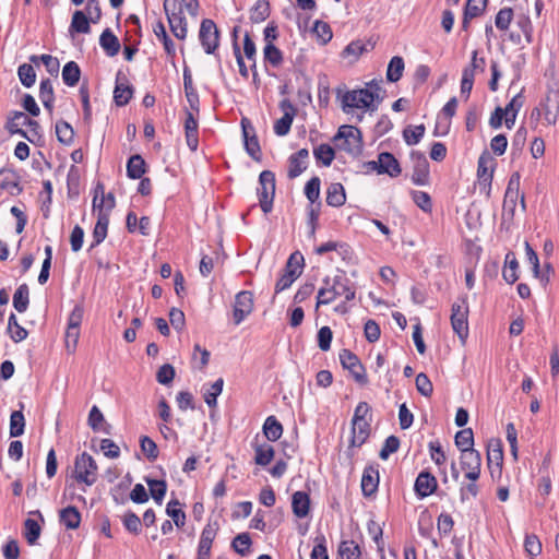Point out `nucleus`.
<instances>
[{"mask_svg": "<svg viewBox=\"0 0 559 559\" xmlns=\"http://www.w3.org/2000/svg\"><path fill=\"white\" fill-rule=\"evenodd\" d=\"M148 486L150 495L157 504H162L167 492V481L165 479H154L148 476L144 477Z\"/></svg>", "mask_w": 559, "mask_h": 559, "instance_id": "36", "label": "nucleus"}, {"mask_svg": "<svg viewBox=\"0 0 559 559\" xmlns=\"http://www.w3.org/2000/svg\"><path fill=\"white\" fill-rule=\"evenodd\" d=\"M251 545L252 540L247 532L238 534L231 542L233 550L240 556H247L250 552Z\"/></svg>", "mask_w": 559, "mask_h": 559, "instance_id": "56", "label": "nucleus"}, {"mask_svg": "<svg viewBox=\"0 0 559 559\" xmlns=\"http://www.w3.org/2000/svg\"><path fill=\"white\" fill-rule=\"evenodd\" d=\"M123 527L132 535H139L142 532V521L132 510L124 512L122 516Z\"/></svg>", "mask_w": 559, "mask_h": 559, "instance_id": "55", "label": "nucleus"}, {"mask_svg": "<svg viewBox=\"0 0 559 559\" xmlns=\"http://www.w3.org/2000/svg\"><path fill=\"white\" fill-rule=\"evenodd\" d=\"M310 496L306 491H296L292 496V509L295 516L299 519L306 518L310 512Z\"/></svg>", "mask_w": 559, "mask_h": 559, "instance_id": "26", "label": "nucleus"}, {"mask_svg": "<svg viewBox=\"0 0 559 559\" xmlns=\"http://www.w3.org/2000/svg\"><path fill=\"white\" fill-rule=\"evenodd\" d=\"M489 164H495V159L488 151H484L478 158L477 177L480 193H484L487 199L491 197V185L493 178V166H489Z\"/></svg>", "mask_w": 559, "mask_h": 559, "instance_id": "8", "label": "nucleus"}, {"mask_svg": "<svg viewBox=\"0 0 559 559\" xmlns=\"http://www.w3.org/2000/svg\"><path fill=\"white\" fill-rule=\"evenodd\" d=\"M166 514L171 518L174 524L181 528L186 523V513L181 509V503L177 499L170 500L166 506Z\"/></svg>", "mask_w": 559, "mask_h": 559, "instance_id": "49", "label": "nucleus"}, {"mask_svg": "<svg viewBox=\"0 0 559 559\" xmlns=\"http://www.w3.org/2000/svg\"><path fill=\"white\" fill-rule=\"evenodd\" d=\"M487 466L493 481H500L503 466V445L500 439H491L487 445Z\"/></svg>", "mask_w": 559, "mask_h": 559, "instance_id": "9", "label": "nucleus"}, {"mask_svg": "<svg viewBox=\"0 0 559 559\" xmlns=\"http://www.w3.org/2000/svg\"><path fill=\"white\" fill-rule=\"evenodd\" d=\"M309 151L300 148L288 157L287 177L295 179L300 176L308 167Z\"/></svg>", "mask_w": 559, "mask_h": 559, "instance_id": "19", "label": "nucleus"}, {"mask_svg": "<svg viewBox=\"0 0 559 559\" xmlns=\"http://www.w3.org/2000/svg\"><path fill=\"white\" fill-rule=\"evenodd\" d=\"M438 489V481L435 475L428 469L421 471L415 479L414 491L418 499H424Z\"/></svg>", "mask_w": 559, "mask_h": 559, "instance_id": "17", "label": "nucleus"}, {"mask_svg": "<svg viewBox=\"0 0 559 559\" xmlns=\"http://www.w3.org/2000/svg\"><path fill=\"white\" fill-rule=\"evenodd\" d=\"M183 127L187 145L192 152H195L199 146V122L194 117V111L186 109V119Z\"/></svg>", "mask_w": 559, "mask_h": 559, "instance_id": "20", "label": "nucleus"}, {"mask_svg": "<svg viewBox=\"0 0 559 559\" xmlns=\"http://www.w3.org/2000/svg\"><path fill=\"white\" fill-rule=\"evenodd\" d=\"M40 534L41 527L36 520L28 518L24 521L23 536L28 545H36Z\"/></svg>", "mask_w": 559, "mask_h": 559, "instance_id": "46", "label": "nucleus"}, {"mask_svg": "<svg viewBox=\"0 0 559 559\" xmlns=\"http://www.w3.org/2000/svg\"><path fill=\"white\" fill-rule=\"evenodd\" d=\"M310 559H329L324 534L320 533L314 537V546L311 550Z\"/></svg>", "mask_w": 559, "mask_h": 559, "instance_id": "63", "label": "nucleus"}, {"mask_svg": "<svg viewBox=\"0 0 559 559\" xmlns=\"http://www.w3.org/2000/svg\"><path fill=\"white\" fill-rule=\"evenodd\" d=\"M324 286L321 287L317 296V307L321 305H329L337 298L336 287L333 285V281L326 276L323 280Z\"/></svg>", "mask_w": 559, "mask_h": 559, "instance_id": "38", "label": "nucleus"}, {"mask_svg": "<svg viewBox=\"0 0 559 559\" xmlns=\"http://www.w3.org/2000/svg\"><path fill=\"white\" fill-rule=\"evenodd\" d=\"M333 285L336 287L337 297L344 296L345 301H352L355 299L356 292L350 286L349 280L343 274V275H335L333 277Z\"/></svg>", "mask_w": 559, "mask_h": 559, "instance_id": "40", "label": "nucleus"}, {"mask_svg": "<svg viewBox=\"0 0 559 559\" xmlns=\"http://www.w3.org/2000/svg\"><path fill=\"white\" fill-rule=\"evenodd\" d=\"M380 475L379 464L370 463L365 466L361 475V493L365 498L373 497L379 488Z\"/></svg>", "mask_w": 559, "mask_h": 559, "instance_id": "15", "label": "nucleus"}, {"mask_svg": "<svg viewBox=\"0 0 559 559\" xmlns=\"http://www.w3.org/2000/svg\"><path fill=\"white\" fill-rule=\"evenodd\" d=\"M304 266L305 258L302 253L300 251H295L289 255L282 272L290 273L294 274V276L299 277L302 274Z\"/></svg>", "mask_w": 559, "mask_h": 559, "instance_id": "41", "label": "nucleus"}, {"mask_svg": "<svg viewBox=\"0 0 559 559\" xmlns=\"http://www.w3.org/2000/svg\"><path fill=\"white\" fill-rule=\"evenodd\" d=\"M337 552L342 558L345 559H360L361 557V548L353 539L342 540L338 545Z\"/></svg>", "mask_w": 559, "mask_h": 559, "instance_id": "51", "label": "nucleus"}, {"mask_svg": "<svg viewBox=\"0 0 559 559\" xmlns=\"http://www.w3.org/2000/svg\"><path fill=\"white\" fill-rule=\"evenodd\" d=\"M270 2L267 0H257L250 9V21L252 23H261L270 16Z\"/></svg>", "mask_w": 559, "mask_h": 559, "instance_id": "47", "label": "nucleus"}, {"mask_svg": "<svg viewBox=\"0 0 559 559\" xmlns=\"http://www.w3.org/2000/svg\"><path fill=\"white\" fill-rule=\"evenodd\" d=\"M340 361L342 367L349 371L357 383L361 385L367 384L368 377L366 369L354 352H342L340 354Z\"/></svg>", "mask_w": 559, "mask_h": 559, "instance_id": "13", "label": "nucleus"}, {"mask_svg": "<svg viewBox=\"0 0 559 559\" xmlns=\"http://www.w3.org/2000/svg\"><path fill=\"white\" fill-rule=\"evenodd\" d=\"M361 94L366 98H361V103L364 106H368L369 111H376L379 105L384 100L385 90L381 87V91H371L369 88H364Z\"/></svg>", "mask_w": 559, "mask_h": 559, "instance_id": "42", "label": "nucleus"}, {"mask_svg": "<svg viewBox=\"0 0 559 559\" xmlns=\"http://www.w3.org/2000/svg\"><path fill=\"white\" fill-rule=\"evenodd\" d=\"M82 515L74 506H68L59 511V523L68 531L80 527Z\"/></svg>", "mask_w": 559, "mask_h": 559, "instance_id": "25", "label": "nucleus"}, {"mask_svg": "<svg viewBox=\"0 0 559 559\" xmlns=\"http://www.w3.org/2000/svg\"><path fill=\"white\" fill-rule=\"evenodd\" d=\"M371 420L372 418H369L358 421L355 426H352L348 449L360 448L366 443L371 432Z\"/></svg>", "mask_w": 559, "mask_h": 559, "instance_id": "21", "label": "nucleus"}, {"mask_svg": "<svg viewBox=\"0 0 559 559\" xmlns=\"http://www.w3.org/2000/svg\"><path fill=\"white\" fill-rule=\"evenodd\" d=\"M91 23L92 20L83 10L74 11L69 26L70 35L91 33Z\"/></svg>", "mask_w": 559, "mask_h": 559, "instance_id": "27", "label": "nucleus"}, {"mask_svg": "<svg viewBox=\"0 0 559 559\" xmlns=\"http://www.w3.org/2000/svg\"><path fill=\"white\" fill-rule=\"evenodd\" d=\"M426 128L424 124L408 126L403 130V139L409 146L416 145L425 135Z\"/></svg>", "mask_w": 559, "mask_h": 559, "instance_id": "57", "label": "nucleus"}, {"mask_svg": "<svg viewBox=\"0 0 559 559\" xmlns=\"http://www.w3.org/2000/svg\"><path fill=\"white\" fill-rule=\"evenodd\" d=\"M17 76L21 84L27 88L32 87L36 82V72L31 63H22L17 68Z\"/></svg>", "mask_w": 559, "mask_h": 559, "instance_id": "59", "label": "nucleus"}, {"mask_svg": "<svg viewBox=\"0 0 559 559\" xmlns=\"http://www.w3.org/2000/svg\"><path fill=\"white\" fill-rule=\"evenodd\" d=\"M104 199H100L98 202L97 197L94 195L93 212L96 213L97 222L93 229V240L90 245L88 251H92L94 248L98 247L106 239L108 234L109 214L104 210Z\"/></svg>", "mask_w": 559, "mask_h": 559, "instance_id": "6", "label": "nucleus"}, {"mask_svg": "<svg viewBox=\"0 0 559 559\" xmlns=\"http://www.w3.org/2000/svg\"><path fill=\"white\" fill-rule=\"evenodd\" d=\"M99 45L108 57H115L121 46L118 37L110 28H105L99 36Z\"/></svg>", "mask_w": 559, "mask_h": 559, "instance_id": "30", "label": "nucleus"}, {"mask_svg": "<svg viewBox=\"0 0 559 559\" xmlns=\"http://www.w3.org/2000/svg\"><path fill=\"white\" fill-rule=\"evenodd\" d=\"M335 142L343 140L340 148L356 157L362 153L364 142L360 129L354 126H341L334 135Z\"/></svg>", "mask_w": 559, "mask_h": 559, "instance_id": "1", "label": "nucleus"}, {"mask_svg": "<svg viewBox=\"0 0 559 559\" xmlns=\"http://www.w3.org/2000/svg\"><path fill=\"white\" fill-rule=\"evenodd\" d=\"M343 86H337L335 88L336 98L341 100V108L345 114H352L354 109H362L365 111L368 110V106H364L361 103V98H366L361 92L364 88H357L352 91L344 92Z\"/></svg>", "mask_w": 559, "mask_h": 559, "instance_id": "10", "label": "nucleus"}, {"mask_svg": "<svg viewBox=\"0 0 559 559\" xmlns=\"http://www.w3.org/2000/svg\"><path fill=\"white\" fill-rule=\"evenodd\" d=\"M320 178L318 176L312 177L307 181L304 192L306 198L309 200L310 205H314L319 202L320 198Z\"/></svg>", "mask_w": 559, "mask_h": 559, "instance_id": "61", "label": "nucleus"}, {"mask_svg": "<svg viewBox=\"0 0 559 559\" xmlns=\"http://www.w3.org/2000/svg\"><path fill=\"white\" fill-rule=\"evenodd\" d=\"M163 7L174 36L185 39L188 34V23L181 5H177L174 0H164Z\"/></svg>", "mask_w": 559, "mask_h": 559, "instance_id": "5", "label": "nucleus"}, {"mask_svg": "<svg viewBox=\"0 0 559 559\" xmlns=\"http://www.w3.org/2000/svg\"><path fill=\"white\" fill-rule=\"evenodd\" d=\"M520 195V174L514 173L509 179L503 200V210L514 214L516 201Z\"/></svg>", "mask_w": 559, "mask_h": 559, "instance_id": "22", "label": "nucleus"}, {"mask_svg": "<svg viewBox=\"0 0 559 559\" xmlns=\"http://www.w3.org/2000/svg\"><path fill=\"white\" fill-rule=\"evenodd\" d=\"M520 264L513 251H508L504 257V266L502 270V277L508 284H514L519 275Z\"/></svg>", "mask_w": 559, "mask_h": 559, "instance_id": "28", "label": "nucleus"}, {"mask_svg": "<svg viewBox=\"0 0 559 559\" xmlns=\"http://www.w3.org/2000/svg\"><path fill=\"white\" fill-rule=\"evenodd\" d=\"M259 204L264 214H269L273 209L275 197V174L271 170H263L259 176V187L257 189Z\"/></svg>", "mask_w": 559, "mask_h": 559, "instance_id": "4", "label": "nucleus"}, {"mask_svg": "<svg viewBox=\"0 0 559 559\" xmlns=\"http://www.w3.org/2000/svg\"><path fill=\"white\" fill-rule=\"evenodd\" d=\"M153 33L162 41L166 55L171 58L175 57V55H176L175 44H174L173 39L168 36L165 25L162 21H157L153 25Z\"/></svg>", "mask_w": 559, "mask_h": 559, "instance_id": "37", "label": "nucleus"}, {"mask_svg": "<svg viewBox=\"0 0 559 559\" xmlns=\"http://www.w3.org/2000/svg\"><path fill=\"white\" fill-rule=\"evenodd\" d=\"M263 60L274 68H278L283 63V52L274 44H265L263 48Z\"/></svg>", "mask_w": 559, "mask_h": 559, "instance_id": "53", "label": "nucleus"}, {"mask_svg": "<svg viewBox=\"0 0 559 559\" xmlns=\"http://www.w3.org/2000/svg\"><path fill=\"white\" fill-rule=\"evenodd\" d=\"M146 173V163L140 154L131 155L127 160V176L130 179H140Z\"/></svg>", "mask_w": 559, "mask_h": 559, "instance_id": "32", "label": "nucleus"}, {"mask_svg": "<svg viewBox=\"0 0 559 559\" xmlns=\"http://www.w3.org/2000/svg\"><path fill=\"white\" fill-rule=\"evenodd\" d=\"M253 310V294L241 290L235 296L233 321L239 325Z\"/></svg>", "mask_w": 559, "mask_h": 559, "instance_id": "14", "label": "nucleus"}, {"mask_svg": "<svg viewBox=\"0 0 559 559\" xmlns=\"http://www.w3.org/2000/svg\"><path fill=\"white\" fill-rule=\"evenodd\" d=\"M254 450V463L260 466L269 465L275 455L274 448L269 443L252 444Z\"/></svg>", "mask_w": 559, "mask_h": 559, "instance_id": "35", "label": "nucleus"}, {"mask_svg": "<svg viewBox=\"0 0 559 559\" xmlns=\"http://www.w3.org/2000/svg\"><path fill=\"white\" fill-rule=\"evenodd\" d=\"M21 409L13 411L10 415V437L16 438L25 431V417L22 412L24 405L21 403Z\"/></svg>", "mask_w": 559, "mask_h": 559, "instance_id": "44", "label": "nucleus"}, {"mask_svg": "<svg viewBox=\"0 0 559 559\" xmlns=\"http://www.w3.org/2000/svg\"><path fill=\"white\" fill-rule=\"evenodd\" d=\"M404 69V59L401 56L392 57L386 69V81L390 83H396L400 81L403 76Z\"/></svg>", "mask_w": 559, "mask_h": 559, "instance_id": "39", "label": "nucleus"}, {"mask_svg": "<svg viewBox=\"0 0 559 559\" xmlns=\"http://www.w3.org/2000/svg\"><path fill=\"white\" fill-rule=\"evenodd\" d=\"M39 99L44 105V108L52 114L55 103V92L50 79H43L39 84Z\"/></svg>", "mask_w": 559, "mask_h": 559, "instance_id": "34", "label": "nucleus"}, {"mask_svg": "<svg viewBox=\"0 0 559 559\" xmlns=\"http://www.w3.org/2000/svg\"><path fill=\"white\" fill-rule=\"evenodd\" d=\"M56 135L61 144L70 145L73 142L74 130L67 121L58 120L56 122Z\"/></svg>", "mask_w": 559, "mask_h": 559, "instance_id": "54", "label": "nucleus"}, {"mask_svg": "<svg viewBox=\"0 0 559 559\" xmlns=\"http://www.w3.org/2000/svg\"><path fill=\"white\" fill-rule=\"evenodd\" d=\"M409 156L413 163L412 182L416 186L429 185L430 168L425 153L413 150Z\"/></svg>", "mask_w": 559, "mask_h": 559, "instance_id": "11", "label": "nucleus"}, {"mask_svg": "<svg viewBox=\"0 0 559 559\" xmlns=\"http://www.w3.org/2000/svg\"><path fill=\"white\" fill-rule=\"evenodd\" d=\"M326 204L332 207H340L346 202L345 188L341 182H332L326 189Z\"/></svg>", "mask_w": 559, "mask_h": 559, "instance_id": "29", "label": "nucleus"}, {"mask_svg": "<svg viewBox=\"0 0 559 559\" xmlns=\"http://www.w3.org/2000/svg\"><path fill=\"white\" fill-rule=\"evenodd\" d=\"M81 78V69L75 61H69L63 66L62 80L67 86H75Z\"/></svg>", "mask_w": 559, "mask_h": 559, "instance_id": "45", "label": "nucleus"}, {"mask_svg": "<svg viewBox=\"0 0 559 559\" xmlns=\"http://www.w3.org/2000/svg\"><path fill=\"white\" fill-rule=\"evenodd\" d=\"M27 119H31L25 112L12 110L9 112L4 129L10 134L26 136V131L22 127H27Z\"/></svg>", "mask_w": 559, "mask_h": 559, "instance_id": "24", "label": "nucleus"}, {"mask_svg": "<svg viewBox=\"0 0 559 559\" xmlns=\"http://www.w3.org/2000/svg\"><path fill=\"white\" fill-rule=\"evenodd\" d=\"M0 190L7 191L10 195L16 197L23 192L20 185V176L13 169H0Z\"/></svg>", "mask_w": 559, "mask_h": 559, "instance_id": "18", "label": "nucleus"}, {"mask_svg": "<svg viewBox=\"0 0 559 559\" xmlns=\"http://www.w3.org/2000/svg\"><path fill=\"white\" fill-rule=\"evenodd\" d=\"M454 443L461 452L474 449V432L472 428H463L457 431L454 437Z\"/></svg>", "mask_w": 559, "mask_h": 559, "instance_id": "52", "label": "nucleus"}, {"mask_svg": "<svg viewBox=\"0 0 559 559\" xmlns=\"http://www.w3.org/2000/svg\"><path fill=\"white\" fill-rule=\"evenodd\" d=\"M97 471L98 466L93 456L87 452H83L75 457L72 477L76 481L90 487L97 479Z\"/></svg>", "mask_w": 559, "mask_h": 559, "instance_id": "2", "label": "nucleus"}, {"mask_svg": "<svg viewBox=\"0 0 559 559\" xmlns=\"http://www.w3.org/2000/svg\"><path fill=\"white\" fill-rule=\"evenodd\" d=\"M8 332L14 342H21L27 336V331L19 324L17 318L11 313L8 320Z\"/></svg>", "mask_w": 559, "mask_h": 559, "instance_id": "62", "label": "nucleus"}, {"mask_svg": "<svg viewBox=\"0 0 559 559\" xmlns=\"http://www.w3.org/2000/svg\"><path fill=\"white\" fill-rule=\"evenodd\" d=\"M224 386L223 378H218L209 390H206L203 394L204 401L209 407H216L217 397L222 394Z\"/></svg>", "mask_w": 559, "mask_h": 559, "instance_id": "60", "label": "nucleus"}, {"mask_svg": "<svg viewBox=\"0 0 559 559\" xmlns=\"http://www.w3.org/2000/svg\"><path fill=\"white\" fill-rule=\"evenodd\" d=\"M133 93L134 87L129 83L128 78L121 71H118L114 88L115 104L118 107L127 106L133 97Z\"/></svg>", "mask_w": 559, "mask_h": 559, "instance_id": "16", "label": "nucleus"}, {"mask_svg": "<svg viewBox=\"0 0 559 559\" xmlns=\"http://www.w3.org/2000/svg\"><path fill=\"white\" fill-rule=\"evenodd\" d=\"M29 305V288L27 284H21L13 295V307L14 309L23 313L27 310Z\"/></svg>", "mask_w": 559, "mask_h": 559, "instance_id": "43", "label": "nucleus"}, {"mask_svg": "<svg viewBox=\"0 0 559 559\" xmlns=\"http://www.w3.org/2000/svg\"><path fill=\"white\" fill-rule=\"evenodd\" d=\"M379 157V175H388L396 178L402 174V167L396 157L390 152H381Z\"/></svg>", "mask_w": 559, "mask_h": 559, "instance_id": "23", "label": "nucleus"}, {"mask_svg": "<svg viewBox=\"0 0 559 559\" xmlns=\"http://www.w3.org/2000/svg\"><path fill=\"white\" fill-rule=\"evenodd\" d=\"M284 431L283 425L274 415H270L265 418L262 432L267 441L275 442L280 440Z\"/></svg>", "mask_w": 559, "mask_h": 559, "instance_id": "31", "label": "nucleus"}, {"mask_svg": "<svg viewBox=\"0 0 559 559\" xmlns=\"http://www.w3.org/2000/svg\"><path fill=\"white\" fill-rule=\"evenodd\" d=\"M400 444L401 441L399 437L394 435L389 436L383 442V445L379 452V457L383 461L388 460L391 454L397 452Z\"/></svg>", "mask_w": 559, "mask_h": 559, "instance_id": "64", "label": "nucleus"}, {"mask_svg": "<svg viewBox=\"0 0 559 559\" xmlns=\"http://www.w3.org/2000/svg\"><path fill=\"white\" fill-rule=\"evenodd\" d=\"M468 302L463 295L451 307V325L457 336L464 342L468 336Z\"/></svg>", "mask_w": 559, "mask_h": 559, "instance_id": "3", "label": "nucleus"}, {"mask_svg": "<svg viewBox=\"0 0 559 559\" xmlns=\"http://www.w3.org/2000/svg\"><path fill=\"white\" fill-rule=\"evenodd\" d=\"M200 44L207 55H215L219 47L221 32L211 19H203L199 29Z\"/></svg>", "mask_w": 559, "mask_h": 559, "instance_id": "7", "label": "nucleus"}, {"mask_svg": "<svg viewBox=\"0 0 559 559\" xmlns=\"http://www.w3.org/2000/svg\"><path fill=\"white\" fill-rule=\"evenodd\" d=\"M250 62V70L252 72L253 81L255 82L259 78L257 70V47L251 36L246 33L243 37V55Z\"/></svg>", "mask_w": 559, "mask_h": 559, "instance_id": "33", "label": "nucleus"}, {"mask_svg": "<svg viewBox=\"0 0 559 559\" xmlns=\"http://www.w3.org/2000/svg\"><path fill=\"white\" fill-rule=\"evenodd\" d=\"M418 533L421 537L429 539L433 548L439 547L438 539L433 537V524L430 515H420L418 521Z\"/></svg>", "mask_w": 559, "mask_h": 559, "instance_id": "50", "label": "nucleus"}, {"mask_svg": "<svg viewBox=\"0 0 559 559\" xmlns=\"http://www.w3.org/2000/svg\"><path fill=\"white\" fill-rule=\"evenodd\" d=\"M330 82L325 74H322L318 79V103L322 108H326L330 104Z\"/></svg>", "mask_w": 559, "mask_h": 559, "instance_id": "58", "label": "nucleus"}, {"mask_svg": "<svg viewBox=\"0 0 559 559\" xmlns=\"http://www.w3.org/2000/svg\"><path fill=\"white\" fill-rule=\"evenodd\" d=\"M313 156L318 164L329 167L335 158V151L330 144L322 143L313 148Z\"/></svg>", "mask_w": 559, "mask_h": 559, "instance_id": "48", "label": "nucleus"}, {"mask_svg": "<svg viewBox=\"0 0 559 559\" xmlns=\"http://www.w3.org/2000/svg\"><path fill=\"white\" fill-rule=\"evenodd\" d=\"M460 465L465 471V478L468 480H478L481 473V455L480 452L471 449L463 450L460 455Z\"/></svg>", "mask_w": 559, "mask_h": 559, "instance_id": "12", "label": "nucleus"}]
</instances>
